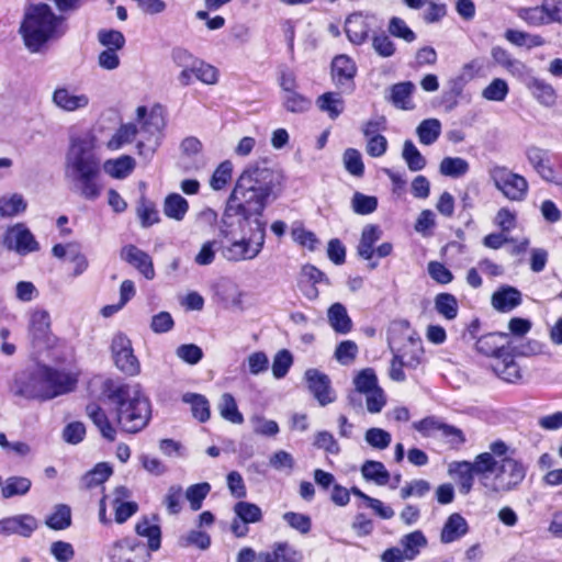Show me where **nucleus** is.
<instances>
[{"label":"nucleus","mask_w":562,"mask_h":562,"mask_svg":"<svg viewBox=\"0 0 562 562\" xmlns=\"http://www.w3.org/2000/svg\"><path fill=\"white\" fill-rule=\"evenodd\" d=\"M469 531V525L467 520L458 513L451 514L440 533V541L445 544L454 542L467 535Z\"/></svg>","instance_id":"nucleus-27"},{"label":"nucleus","mask_w":562,"mask_h":562,"mask_svg":"<svg viewBox=\"0 0 562 562\" xmlns=\"http://www.w3.org/2000/svg\"><path fill=\"white\" fill-rule=\"evenodd\" d=\"M316 104L322 112H326L331 120L337 119L344 111V100L339 93L326 92L319 95Z\"/></svg>","instance_id":"nucleus-43"},{"label":"nucleus","mask_w":562,"mask_h":562,"mask_svg":"<svg viewBox=\"0 0 562 562\" xmlns=\"http://www.w3.org/2000/svg\"><path fill=\"white\" fill-rule=\"evenodd\" d=\"M526 157L535 171L547 182L555 181V171L551 165L549 150L530 146L526 150Z\"/></svg>","instance_id":"nucleus-19"},{"label":"nucleus","mask_w":562,"mask_h":562,"mask_svg":"<svg viewBox=\"0 0 562 562\" xmlns=\"http://www.w3.org/2000/svg\"><path fill=\"white\" fill-rule=\"evenodd\" d=\"M382 231L378 225L369 224L366 225L361 233L360 241L357 246V254L364 260L370 261L369 268L375 269L378 267L376 261H372L374 256V244L380 240Z\"/></svg>","instance_id":"nucleus-21"},{"label":"nucleus","mask_w":562,"mask_h":562,"mask_svg":"<svg viewBox=\"0 0 562 562\" xmlns=\"http://www.w3.org/2000/svg\"><path fill=\"white\" fill-rule=\"evenodd\" d=\"M415 90L416 87L412 81L395 83L390 88L389 101L396 109L412 111L415 109V103L412 100Z\"/></svg>","instance_id":"nucleus-24"},{"label":"nucleus","mask_w":562,"mask_h":562,"mask_svg":"<svg viewBox=\"0 0 562 562\" xmlns=\"http://www.w3.org/2000/svg\"><path fill=\"white\" fill-rule=\"evenodd\" d=\"M121 259L133 266L147 280L155 278L151 257L134 245H126L121 249Z\"/></svg>","instance_id":"nucleus-18"},{"label":"nucleus","mask_w":562,"mask_h":562,"mask_svg":"<svg viewBox=\"0 0 562 562\" xmlns=\"http://www.w3.org/2000/svg\"><path fill=\"white\" fill-rule=\"evenodd\" d=\"M491 55L497 65L504 67L513 75L521 76L526 70V65L524 63L513 58L512 55L501 46L493 47Z\"/></svg>","instance_id":"nucleus-37"},{"label":"nucleus","mask_w":562,"mask_h":562,"mask_svg":"<svg viewBox=\"0 0 562 562\" xmlns=\"http://www.w3.org/2000/svg\"><path fill=\"white\" fill-rule=\"evenodd\" d=\"M361 474L367 481L378 485H385L390 480V473L380 461L368 460L361 467Z\"/></svg>","instance_id":"nucleus-46"},{"label":"nucleus","mask_w":562,"mask_h":562,"mask_svg":"<svg viewBox=\"0 0 562 562\" xmlns=\"http://www.w3.org/2000/svg\"><path fill=\"white\" fill-rule=\"evenodd\" d=\"M469 169V162L461 157H445L439 165L440 173L450 178L463 177Z\"/></svg>","instance_id":"nucleus-51"},{"label":"nucleus","mask_w":562,"mask_h":562,"mask_svg":"<svg viewBox=\"0 0 562 562\" xmlns=\"http://www.w3.org/2000/svg\"><path fill=\"white\" fill-rule=\"evenodd\" d=\"M526 87L537 101L544 106H552L557 102V92L547 81L531 77L526 81Z\"/></svg>","instance_id":"nucleus-32"},{"label":"nucleus","mask_w":562,"mask_h":562,"mask_svg":"<svg viewBox=\"0 0 562 562\" xmlns=\"http://www.w3.org/2000/svg\"><path fill=\"white\" fill-rule=\"evenodd\" d=\"M32 482L25 476H10L8 477L2 487L1 494L4 498H11L14 496H23L31 490Z\"/></svg>","instance_id":"nucleus-48"},{"label":"nucleus","mask_w":562,"mask_h":562,"mask_svg":"<svg viewBox=\"0 0 562 562\" xmlns=\"http://www.w3.org/2000/svg\"><path fill=\"white\" fill-rule=\"evenodd\" d=\"M190 74V85L192 83L193 76L205 85H215L218 80V71L217 69L196 58L193 63V66L189 70Z\"/></svg>","instance_id":"nucleus-47"},{"label":"nucleus","mask_w":562,"mask_h":562,"mask_svg":"<svg viewBox=\"0 0 562 562\" xmlns=\"http://www.w3.org/2000/svg\"><path fill=\"white\" fill-rule=\"evenodd\" d=\"M527 467L514 458L499 460L493 477L484 479L486 494H502L517 488L525 480Z\"/></svg>","instance_id":"nucleus-8"},{"label":"nucleus","mask_w":562,"mask_h":562,"mask_svg":"<svg viewBox=\"0 0 562 562\" xmlns=\"http://www.w3.org/2000/svg\"><path fill=\"white\" fill-rule=\"evenodd\" d=\"M509 88L504 79L495 78L482 91V97L488 101H504L508 94Z\"/></svg>","instance_id":"nucleus-64"},{"label":"nucleus","mask_w":562,"mask_h":562,"mask_svg":"<svg viewBox=\"0 0 562 562\" xmlns=\"http://www.w3.org/2000/svg\"><path fill=\"white\" fill-rule=\"evenodd\" d=\"M372 48L383 58H390L396 53V45L384 32L372 36Z\"/></svg>","instance_id":"nucleus-63"},{"label":"nucleus","mask_w":562,"mask_h":562,"mask_svg":"<svg viewBox=\"0 0 562 562\" xmlns=\"http://www.w3.org/2000/svg\"><path fill=\"white\" fill-rule=\"evenodd\" d=\"M53 103L66 112H75L89 105L90 99L86 93H76L68 88H57L53 93Z\"/></svg>","instance_id":"nucleus-20"},{"label":"nucleus","mask_w":562,"mask_h":562,"mask_svg":"<svg viewBox=\"0 0 562 562\" xmlns=\"http://www.w3.org/2000/svg\"><path fill=\"white\" fill-rule=\"evenodd\" d=\"M357 74L355 61L347 55H338L331 61V78L335 85L347 91L355 87L353 78Z\"/></svg>","instance_id":"nucleus-16"},{"label":"nucleus","mask_w":562,"mask_h":562,"mask_svg":"<svg viewBox=\"0 0 562 562\" xmlns=\"http://www.w3.org/2000/svg\"><path fill=\"white\" fill-rule=\"evenodd\" d=\"M246 226L250 233L259 232L261 226L266 229L262 213L229 195L218 224V236L226 240L233 239L237 233H244Z\"/></svg>","instance_id":"nucleus-5"},{"label":"nucleus","mask_w":562,"mask_h":562,"mask_svg":"<svg viewBox=\"0 0 562 562\" xmlns=\"http://www.w3.org/2000/svg\"><path fill=\"white\" fill-rule=\"evenodd\" d=\"M189 210L188 201L178 193H171L165 199L164 213L167 217L181 221Z\"/></svg>","instance_id":"nucleus-45"},{"label":"nucleus","mask_w":562,"mask_h":562,"mask_svg":"<svg viewBox=\"0 0 562 562\" xmlns=\"http://www.w3.org/2000/svg\"><path fill=\"white\" fill-rule=\"evenodd\" d=\"M281 176L274 170L250 164L238 177L231 193L235 200L247 203L254 211L263 212L270 198L274 199L280 191Z\"/></svg>","instance_id":"nucleus-3"},{"label":"nucleus","mask_w":562,"mask_h":562,"mask_svg":"<svg viewBox=\"0 0 562 562\" xmlns=\"http://www.w3.org/2000/svg\"><path fill=\"white\" fill-rule=\"evenodd\" d=\"M210 492L211 485L207 482L198 483L190 485L187 488L184 497L189 502L190 508L196 512L202 507L203 501L206 498Z\"/></svg>","instance_id":"nucleus-55"},{"label":"nucleus","mask_w":562,"mask_h":562,"mask_svg":"<svg viewBox=\"0 0 562 562\" xmlns=\"http://www.w3.org/2000/svg\"><path fill=\"white\" fill-rule=\"evenodd\" d=\"M38 528L37 519L30 514H20L0 519L1 536H20L30 538Z\"/></svg>","instance_id":"nucleus-15"},{"label":"nucleus","mask_w":562,"mask_h":562,"mask_svg":"<svg viewBox=\"0 0 562 562\" xmlns=\"http://www.w3.org/2000/svg\"><path fill=\"white\" fill-rule=\"evenodd\" d=\"M9 390L15 397L47 401L42 366L27 368L13 375Z\"/></svg>","instance_id":"nucleus-10"},{"label":"nucleus","mask_w":562,"mask_h":562,"mask_svg":"<svg viewBox=\"0 0 562 562\" xmlns=\"http://www.w3.org/2000/svg\"><path fill=\"white\" fill-rule=\"evenodd\" d=\"M402 158L413 172L423 170L427 164L426 158L411 139H406L403 144Z\"/></svg>","instance_id":"nucleus-50"},{"label":"nucleus","mask_w":562,"mask_h":562,"mask_svg":"<svg viewBox=\"0 0 562 562\" xmlns=\"http://www.w3.org/2000/svg\"><path fill=\"white\" fill-rule=\"evenodd\" d=\"M327 317L328 323L338 334L346 335L352 328V321L349 317L346 307L341 303H334L330 305L327 312Z\"/></svg>","instance_id":"nucleus-33"},{"label":"nucleus","mask_w":562,"mask_h":562,"mask_svg":"<svg viewBox=\"0 0 562 562\" xmlns=\"http://www.w3.org/2000/svg\"><path fill=\"white\" fill-rule=\"evenodd\" d=\"M171 59L176 66L182 68L181 72L178 76V80L182 86L190 85V74L189 70L193 66L196 57L193 56L188 49L182 47H175L171 50Z\"/></svg>","instance_id":"nucleus-34"},{"label":"nucleus","mask_w":562,"mask_h":562,"mask_svg":"<svg viewBox=\"0 0 562 562\" xmlns=\"http://www.w3.org/2000/svg\"><path fill=\"white\" fill-rule=\"evenodd\" d=\"M64 177L72 193L88 201L99 199L103 189L102 167L91 137L71 139L65 158Z\"/></svg>","instance_id":"nucleus-1"},{"label":"nucleus","mask_w":562,"mask_h":562,"mask_svg":"<svg viewBox=\"0 0 562 562\" xmlns=\"http://www.w3.org/2000/svg\"><path fill=\"white\" fill-rule=\"evenodd\" d=\"M138 536L148 539V548L157 551L161 544V530L157 524H151L147 517H143L135 526Z\"/></svg>","instance_id":"nucleus-40"},{"label":"nucleus","mask_w":562,"mask_h":562,"mask_svg":"<svg viewBox=\"0 0 562 562\" xmlns=\"http://www.w3.org/2000/svg\"><path fill=\"white\" fill-rule=\"evenodd\" d=\"M408 369H416L423 361L424 348L420 338L409 336L407 342L396 353Z\"/></svg>","instance_id":"nucleus-29"},{"label":"nucleus","mask_w":562,"mask_h":562,"mask_svg":"<svg viewBox=\"0 0 562 562\" xmlns=\"http://www.w3.org/2000/svg\"><path fill=\"white\" fill-rule=\"evenodd\" d=\"M103 168L112 178L124 179L134 170L135 160L133 157L124 155L116 159L106 160Z\"/></svg>","instance_id":"nucleus-39"},{"label":"nucleus","mask_w":562,"mask_h":562,"mask_svg":"<svg viewBox=\"0 0 562 562\" xmlns=\"http://www.w3.org/2000/svg\"><path fill=\"white\" fill-rule=\"evenodd\" d=\"M351 207L357 214H371L378 207V199L372 195H366L361 192H356L351 200Z\"/></svg>","instance_id":"nucleus-60"},{"label":"nucleus","mask_w":562,"mask_h":562,"mask_svg":"<svg viewBox=\"0 0 562 562\" xmlns=\"http://www.w3.org/2000/svg\"><path fill=\"white\" fill-rule=\"evenodd\" d=\"M136 117L140 124V139L136 144L137 154L144 160H150L164 137L166 127L165 109L160 104H155L149 111L142 105L136 109Z\"/></svg>","instance_id":"nucleus-7"},{"label":"nucleus","mask_w":562,"mask_h":562,"mask_svg":"<svg viewBox=\"0 0 562 562\" xmlns=\"http://www.w3.org/2000/svg\"><path fill=\"white\" fill-rule=\"evenodd\" d=\"M493 371L504 381L514 383L521 378L518 363L514 359L513 348L507 345V350L492 363Z\"/></svg>","instance_id":"nucleus-22"},{"label":"nucleus","mask_w":562,"mask_h":562,"mask_svg":"<svg viewBox=\"0 0 562 562\" xmlns=\"http://www.w3.org/2000/svg\"><path fill=\"white\" fill-rule=\"evenodd\" d=\"M234 513L243 522L255 524L262 519L260 507L254 503L240 501L234 506Z\"/></svg>","instance_id":"nucleus-54"},{"label":"nucleus","mask_w":562,"mask_h":562,"mask_svg":"<svg viewBox=\"0 0 562 562\" xmlns=\"http://www.w3.org/2000/svg\"><path fill=\"white\" fill-rule=\"evenodd\" d=\"M498 463L499 461L496 460L492 453L482 452L474 458L473 462H470V465L479 476L481 485L484 487V479L493 477Z\"/></svg>","instance_id":"nucleus-35"},{"label":"nucleus","mask_w":562,"mask_h":562,"mask_svg":"<svg viewBox=\"0 0 562 562\" xmlns=\"http://www.w3.org/2000/svg\"><path fill=\"white\" fill-rule=\"evenodd\" d=\"M494 186L509 200L521 201L528 192V182L525 177L496 166L490 170Z\"/></svg>","instance_id":"nucleus-11"},{"label":"nucleus","mask_w":562,"mask_h":562,"mask_svg":"<svg viewBox=\"0 0 562 562\" xmlns=\"http://www.w3.org/2000/svg\"><path fill=\"white\" fill-rule=\"evenodd\" d=\"M400 543L403 547L402 552L405 559L413 560L419 554L420 550L427 546V539L420 530H415L405 535Z\"/></svg>","instance_id":"nucleus-41"},{"label":"nucleus","mask_w":562,"mask_h":562,"mask_svg":"<svg viewBox=\"0 0 562 562\" xmlns=\"http://www.w3.org/2000/svg\"><path fill=\"white\" fill-rule=\"evenodd\" d=\"M364 440L372 448L384 450L390 446L392 436L389 431L382 428L372 427L366 431Z\"/></svg>","instance_id":"nucleus-57"},{"label":"nucleus","mask_w":562,"mask_h":562,"mask_svg":"<svg viewBox=\"0 0 562 562\" xmlns=\"http://www.w3.org/2000/svg\"><path fill=\"white\" fill-rule=\"evenodd\" d=\"M233 165L229 160H225L218 165V167L213 172L210 186L213 190H222L232 179Z\"/></svg>","instance_id":"nucleus-62"},{"label":"nucleus","mask_w":562,"mask_h":562,"mask_svg":"<svg viewBox=\"0 0 562 562\" xmlns=\"http://www.w3.org/2000/svg\"><path fill=\"white\" fill-rule=\"evenodd\" d=\"M507 338V334L503 333H490L481 336L475 344L476 350L487 357H493L496 360L507 350V346L503 344V340Z\"/></svg>","instance_id":"nucleus-26"},{"label":"nucleus","mask_w":562,"mask_h":562,"mask_svg":"<svg viewBox=\"0 0 562 562\" xmlns=\"http://www.w3.org/2000/svg\"><path fill=\"white\" fill-rule=\"evenodd\" d=\"M448 473L458 481L460 492L467 495L471 492L476 473L470 465V461H454L449 464Z\"/></svg>","instance_id":"nucleus-30"},{"label":"nucleus","mask_w":562,"mask_h":562,"mask_svg":"<svg viewBox=\"0 0 562 562\" xmlns=\"http://www.w3.org/2000/svg\"><path fill=\"white\" fill-rule=\"evenodd\" d=\"M112 467L109 463L100 462L82 477V481L86 487L91 488L103 484L112 475Z\"/></svg>","instance_id":"nucleus-56"},{"label":"nucleus","mask_w":562,"mask_h":562,"mask_svg":"<svg viewBox=\"0 0 562 562\" xmlns=\"http://www.w3.org/2000/svg\"><path fill=\"white\" fill-rule=\"evenodd\" d=\"M45 524L53 530H65L71 525V509L68 505L58 504L54 512L45 519Z\"/></svg>","instance_id":"nucleus-49"},{"label":"nucleus","mask_w":562,"mask_h":562,"mask_svg":"<svg viewBox=\"0 0 562 562\" xmlns=\"http://www.w3.org/2000/svg\"><path fill=\"white\" fill-rule=\"evenodd\" d=\"M86 413L104 439L109 441H114L116 439V429L109 420L105 412L98 404H88Z\"/></svg>","instance_id":"nucleus-28"},{"label":"nucleus","mask_w":562,"mask_h":562,"mask_svg":"<svg viewBox=\"0 0 562 562\" xmlns=\"http://www.w3.org/2000/svg\"><path fill=\"white\" fill-rule=\"evenodd\" d=\"M302 553L286 542L274 543L271 551L258 553V562H301Z\"/></svg>","instance_id":"nucleus-23"},{"label":"nucleus","mask_w":562,"mask_h":562,"mask_svg":"<svg viewBox=\"0 0 562 562\" xmlns=\"http://www.w3.org/2000/svg\"><path fill=\"white\" fill-rule=\"evenodd\" d=\"M27 207V203L20 193H8L0 196V215L2 217H13L22 214Z\"/></svg>","instance_id":"nucleus-36"},{"label":"nucleus","mask_w":562,"mask_h":562,"mask_svg":"<svg viewBox=\"0 0 562 562\" xmlns=\"http://www.w3.org/2000/svg\"><path fill=\"white\" fill-rule=\"evenodd\" d=\"M102 394L115 406L116 422L122 431L137 434L148 425L151 417L150 403L138 384L106 380Z\"/></svg>","instance_id":"nucleus-2"},{"label":"nucleus","mask_w":562,"mask_h":562,"mask_svg":"<svg viewBox=\"0 0 562 562\" xmlns=\"http://www.w3.org/2000/svg\"><path fill=\"white\" fill-rule=\"evenodd\" d=\"M42 369L47 401L68 394L76 389L78 383V375L76 373L48 366H42Z\"/></svg>","instance_id":"nucleus-12"},{"label":"nucleus","mask_w":562,"mask_h":562,"mask_svg":"<svg viewBox=\"0 0 562 562\" xmlns=\"http://www.w3.org/2000/svg\"><path fill=\"white\" fill-rule=\"evenodd\" d=\"M435 310L447 321H453L459 311L457 297L451 293H439L435 297Z\"/></svg>","instance_id":"nucleus-44"},{"label":"nucleus","mask_w":562,"mask_h":562,"mask_svg":"<svg viewBox=\"0 0 562 562\" xmlns=\"http://www.w3.org/2000/svg\"><path fill=\"white\" fill-rule=\"evenodd\" d=\"M182 401L191 405V412L195 419L201 423L210 419V404L204 395L189 392L182 395Z\"/></svg>","instance_id":"nucleus-42"},{"label":"nucleus","mask_w":562,"mask_h":562,"mask_svg":"<svg viewBox=\"0 0 562 562\" xmlns=\"http://www.w3.org/2000/svg\"><path fill=\"white\" fill-rule=\"evenodd\" d=\"M521 303V293L514 286H501L492 295V305L498 312H510Z\"/></svg>","instance_id":"nucleus-25"},{"label":"nucleus","mask_w":562,"mask_h":562,"mask_svg":"<svg viewBox=\"0 0 562 562\" xmlns=\"http://www.w3.org/2000/svg\"><path fill=\"white\" fill-rule=\"evenodd\" d=\"M111 351L116 368L123 373L134 376L140 371L138 359L134 355L132 341L122 333L114 335Z\"/></svg>","instance_id":"nucleus-13"},{"label":"nucleus","mask_w":562,"mask_h":562,"mask_svg":"<svg viewBox=\"0 0 562 562\" xmlns=\"http://www.w3.org/2000/svg\"><path fill=\"white\" fill-rule=\"evenodd\" d=\"M355 389L347 395V405L355 413L363 412L362 396L366 397V408L370 414L380 413L386 405V395L379 385L373 369L360 370L353 378Z\"/></svg>","instance_id":"nucleus-6"},{"label":"nucleus","mask_w":562,"mask_h":562,"mask_svg":"<svg viewBox=\"0 0 562 562\" xmlns=\"http://www.w3.org/2000/svg\"><path fill=\"white\" fill-rule=\"evenodd\" d=\"M61 19L55 15L49 5L45 3L31 5L20 27L26 48L31 53L41 52L49 40L60 35L58 31Z\"/></svg>","instance_id":"nucleus-4"},{"label":"nucleus","mask_w":562,"mask_h":562,"mask_svg":"<svg viewBox=\"0 0 562 562\" xmlns=\"http://www.w3.org/2000/svg\"><path fill=\"white\" fill-rule=\"evenodd\" d=\"M504 37L516 46H527L528 48L543 45L544 41L540 35H531L529 33L508 29Z\"/></svg>","instance_id":"nucleus-53"},{"label":"nucleus","mask_w":562,"mask_h":562,"mask_svg":"<svg viewBox=\"0 0 562 562\" xmlns=\"http://www.w3.org/2000/svg\"><path fill=\"white\" fill-rule=\"evenodd\" d=\"M348 40L355 45L363 44L369 36L370 25L361 14H351L345 23Z\"/></svg>","instance_id":"nucleus-31"},{"label":"nucleus","mask_w":562,"mask_h":562,"mask_svg":"<svg viewBox=\"0 0 562 562\" xmlns=\"http://www.w3.org/2000/svg\"><path fill=\"white\" fill-rule=\"evenodd\" d=\"M137 133L139 130L135 124H123L110 139L109 147L119 149L122 145L133 142Z\"/></svg>","instance_id":"nucleus-58"},{"label":"nucleus","mask_w":562,"mask_h":562,"mask_svg":"<svg viewBox=\"0 0 562 562\" xmlns=\"http://www.w3.org/2000/svg\"><path fill=\"white\" fill-rule=\"evenodd\" d=\"M266 239L265 228L261 226L259 232H252L248 237L240 239H229L227 244L220 241L218 251L222 257L228 261L238 262L252 260L261 252Z\"/></svg>","instance_id":"nucleus-9"},{"label":"nucleus","mask_w":562,"mask_h":562,"mask_svg":"<svg viewBox=\"0 0 562 562\" xmlns=\"http://www.w3.org/2000/svg\"><path fill=\"white\" fill-rule=\"evenodd\" d=\"M218 411H220L221 416L224 419H226L233 424L240 425L244 423V416L238 411L236 401L231 393H224L221 396V400L218 403Z\"/></svg>","instance_id":"nucleus-52"},{"label":"nucleus","mask_w":562,"mask_h":562,"mask_svg":"<svg viewBox=\"0 0 562 562\" xmlns=\"http://www.w3.org/2000/svg\"><path fill=\"white\" fill-rule=\"evenodd\" d=\"M389 33L397 38L412 43L416 40L415 32L406 24V22L397 16H393L387 25Z\"/></svg>","instance_id":"nucleus-59"},{"label":"nucleus","mask_w":562,"mask_h":562,"mask_svg":"<svg viewBox=\"0 0 562 562\" xmlns=\"http://www.w3.org/2000/svg\"><path fill=\"white\" fill-rule=\"evenodd\" d=\"M3 245L19 255L25 256L40 249L32 232L23 223L8 227L3 235Z\"/></svg>","instance_id":"nucleus-14"},{"label":"nucleus","mask_w":562,"mask_h":562,"mask_svg":"<svg viewBox=\"0 0 562 562\" xmlns=\"http://www.w3.org/2000/svg\"><path fill=\"white\" fill-rule=\"evenodd\" d=\"M50 318L46 311L37 310L31 315L30 330L34 338H42L49 329Z\"/></svg>","instance_id":"nucleus-61"},{"label":"nucleus","mask_w":562,"mask_h":562,"mask_svg":"<svg viewBox=\"0 0 562 562\" xmlns=\"http://www.w3.org/2000/svg\"><path fill=\"white\" fill-rule=\"evenodd\" d=\"M305 380L310 392L314 395L321 406H325L334 402L331 396L330 380L327 374L317 369H308L305 371Z\"/></svg>","instance_id":"nucleus-17"},{"label":"nucleus","mask_w":562,"mask_h":562,"mask_svg":"<svg viewBox=\"0 0 562 562\" xmlns=\"http://www.w3.org/2000/svg\"><path fill=\"white\" fill-rule=\"evenodd\" d=\"M416 134L420 144L430 146L435 144L441 135V123L438 119L423 120L416 127Z\"/></svg>","instance_id":"nucleus-38"}]
</instances>
